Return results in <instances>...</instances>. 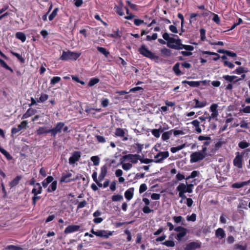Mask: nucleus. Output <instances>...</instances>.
<instances>
[{
	"label": "nucleus",
	"instance_id": "f257e3e1",
	"mask_svg": "<svg viewBox=\"0 0 250 250\" xmlns=\"http://www.w3.org/2000/svg\"><path fill=\"white\" fill-rule=\"evenodd\" d=\"M81 55L80 52H72L67 51L62 52L60 59L63 61L73 60L76 61Z\"/></svg>",
	"mask_w": 250,
	"mask_h": 250
},
{
	"label": "nucleus",
	"instance_id": "f03ea898",
	"mask_svg": "<svg viewBox=\"0 0 250 250\" xmlns=\"http://www.w3.org/2000/svg\"><path fill=\"white\" fill-rule=\"evenodd\" d=\"M138 51L140 54L143 56L153 60L158 59V57L156 56L153 52L150 51L147 47L144 45H142L138 49Z\"/></svg>",
	"mask_w": 250,
	"mask_h": 250
},
{
	"label": "nucleus",
	"instance_id": "7ed1b4c3",
	"mask_svg": "<svg viewBox=\"0 0 250 250\" xmlns=\"http://www.w3.org/2000/svg\"><path fill=\"white\" fill-rule=\"evenodd\" d=\"M244 152L240 153L239 152L236 153V156L233 160V165L238 168L241 169L243 167V156Z\"/></svg>",
	"mask_w": 250,
	"mask_h": 250
},
{
	"label": "nucleus",
	"instance_id": "20e7f679",
	"mask_svg": "<svg viewBox=\"0 0 250 250\" xmlns=\"http://www.w3.org/2000/svg\"><path fill=\"white\" fill-rule=\"evenodd\" d=\"M198 140L201 142L202 144V151L205 153L207 150V146L210 145L211 142V138L209 136L200 135L198 137Z\"/></svg>",
	"mask_w": 250,
	"mask_h": 250
},
{
	"label": "nucleus",
	"instance_id": "39448f33",
	"mask_svg": "<svg viewBox=\"0 0 250 250\" xmlns=\"http://www.w3.org/2000/svg\"><path fill=\"white\" fill-rule=\"evenodd\" d=\"M141 156L139 154H129L127 155H124L122 158V163L126 161H129L132 164H136L140 160Z\"/></svg>",
	"mask_w": 250,
	"mask_h": 250
},
{
	"label": "nucleus",
	"instance_id": "423d86ee",
	"mask_svg": "<svg viewBox=\"0 0 250 250\" xmlns=\"http://www.w3.org/2000/svg\"><path fill=\"white\" fill-rule=\"evenodd\" d=\"M174 231L178 232L175 238L178 241H181L187 234V229L182 226H177L175 227L174 228Z\"/></svg>",
	"mask_w": 250,
	"mask_h": 250
},
{
	"label": "nucleus",
	"instance_id": "0eeeda50",
	"mask_svg": "<svg viewBox=\"0 0 250 250\" xmlns=\"http://www.w3.org/2000/svg\"><path fill=\"white\" fill-rule=\"evenodd\" d=\"M168 156L169 152L168 151H160L154 156L153 162L162 163Z\"/></svg>",
	"mask_w": 250,
	"mask_h": 250
},
{
	"label": "nucleus",
	"instance_id": "6e6552de",
	"mask_svg": "<svg viewBox=\"0 0 250 250\" xmlns=\"http://www.w3.org/2000/svg\"><path fill=\"white\" fill-rule=\"evenodd\" d=\"M92 234L95 235L98 237H103L104 238H108L110 236L112 235V231L105 230H98L94 231L93 229L91 230Z\"/></svg>",
	"mask_w": 250,
	"mask_h": 250
},
{
	"label": "nucleus",
	"instance_id": "1a4fd4ad",
	"mask_svg": "<svg viewBox=\"0 0 250 250\" xmlns=\"http://www.w3.org/2000/svg\"><path fill=\"white\" fill-rule=\"evenodd\" d=\"M204 153L203 152H201L200 151L192 153L190 156V162L193 163L202 160L205 157V155Z\"/></svg>",
	"mask_w": 250,
	"mask_h": 250
},
{
	"label": "nucleus",
	"instance_id": "9d476101",
	"mask_svg": "<svg viewBox=\"0 0 250 250\" xmlns=\"http://www.w3.org/2000/svg\"><path fill=\"white\" fill-rule=\"evenodd\" d=\"M115 135L116 137L122 138L123 141H126L128 139L127 130L126 129L117 128L115 130Z\"/></svg>",
	"mask_w": 250,
	"mask_h": 250
},
{
	"label": "nucleus",
	"instance_id": "9b49d317",
	"mask_svg": "<svg viewBox=\"0 0 250 250\" xmlns=\"http://www.w3.org/2000/svg\"><path fill=\"white\" fill-rule=\"evenodd\" d=\"M64 124L63 123L60 122L57 123L56 126L53 129L48 130V133H51V136L55 137L56 135L60 133L64 127Z\"/></svg>",
	"mask_w": 250,
	"mask_h": 250
},
{
	"label": "nucleus",
	"instance_id": "f8f14e48",
	"mask_svg": "<svg viewBox=\"0 0 250 250\" xmlns=\"http://www.w3.org/2000/svg\"><path fill=\"white\" fill-rule=\"evenodd\" d=\"M181 41L180 39L176 40L175 38H170V41L167 42V45L169 48L176 50H180Z\"/></svg>",
	"mask_w": 250,
	"mask_h": 250
},
{
	"label": "nucleus",
	"instance_id": "ddd939ff",
	"mask_svg": "<svg viewBox=\"0 0 250 250\" xmlns=\"http://www.w3.org/2000/svg\"><path fill=\"white\" fill-rule=\"evenodd\" d=\"M81 157V153L80 151H76L73 152L72 155L69 158V164L74 166L75 164L79 161Z\"/></svg>",
	"mask_w": 250,
	"mask_h": 250
},
{
	"label": "nucleus",
	"instance_id": "4468645a",
	"mask_svg": "<svg viewBox=\"0 0 250 250\" xmlns=\"http://www.w3.org/2000/svg\"><path fill=\"white\" fill-rule=\"evenodd\" d=\"M202 243L199 241H195L189 242L187 244L185 250H194L200 249Z\"/></svg>",
	"mask_w": 250,
	"mask_h": 250
},
{
	"label": "nucleus",
	"instance_id": "2eb2a0df",
	"mask_svg": "<svg viewBox=\"0 0 250 250\" xmlns=\"http://www.w3.org/2000/svg\"><path fill=\"white\" fill-rule=\"evenodd\" d=\"M72 174L70 172L63 173L61 177V182L63 183H68L71 181H75L77 178H71Z\"/></svg>",
	"mask_w": 250,
	"mask_h": 250
},
{
	"label": "nucleus",
	"instance_id": "dca6fc26",
	"mask_svg": "<svg viewBox=\"0 0 250 250\" xmlns=\"http://www.w3.org/2000/svg\"><path fill=\"white\" fill-rule=\"evenodd\" d=\"M81 226L79 225H69L67 227L64 231L65 234H69L80 230Z\"/></svg>",
	"mask_w": 250,
	"mask_h": 250
},
{
	"label": "nucleus",
	"instance_id": "f3484780",
	"mask_svg": "<svg viewBox=\"0 0 250 250\" xmlns=\"http://www.w3.org/2000/svg\"><path fill=\"white\" fill-rule=\"evenodd\" d=\"M143 201L145 204V206L142 209L143 212L146 214H148L153 212V210L150 209L148 207V205L150 204V201L146 198H143Z\"/></svg>",
	"mask_w": 250,
	"mask_h": 250
},
{
	"label": "nucleus",
	"instance_id": "a211bd4d",
	"mask_svg": "<svg viewBox=\"0 0 250 250\" xmlns=\"http://www.w3.org/2000/svg\"><path fill=\"white\" fill-rule=\"evenodd\" d=\"M203 83L204 84H206L207 83L206 81H183L182 83L183 84L187 83L188 85L193 87H197L200 86L201 83Z\"/></svg>",
	"mask_w": 250,
	"mask_h": 250
},
{
	"label": "nucleus",
	"instance_id": "6ab92c4d",
	"mask_svg": "<svg viewBox=\"0 0 250 250\" xmlns=\"http://www.w3.org/2000/svg\"><path fill=\"white\" fill-rule=\"evenodd\" d=\"M215 236L216 238L221 240L226 237V233L222 228H218L215 231Z\"/></svg>",
	"mask_w": 250,
	"mask_h": 250
},
{
	"label": "nucleus",
	"instance_id": "aec40b11",
	"mask_svg": "<svg viewBox=\"0 0 250 250\" xmlns=\"http://www.w3.org/2000/svg\"><path fill=\"white\" fill-rule=\"evenodd\" d=\"M218 104H213L210 106V111L211 112V117L213 118H216L218 116V112L217 110Z\"/></svg>",
	"mask_w": 250,
	"mask_h": 250
},
{
	"label": "nucleus",
	"instance_id": "412c9836",
	"mask_svg": "<svg viewBox=\"0 0 250 250\" xmlns=\"http://www.w3.org/2000/svg\"><path fill=\"white\" fill-rule=\"evenodd\" d=\"M193 101L195 103V105L193 106V108H203L207 105V103L206 101L201 102L197 99H194Z\"/></svg>",
	"mask_w": 250,
	"mask_h": 250
},
{
	"label": "nucleus",
	"instance_id": "4be33fe9",
	"mask_svg": "<svg viewBox=\"0 0 250 250\" xmlns=\"http://www.w3.org/2000/svg\"><path fill=\"white\" fill-rule=\"evenodd\" d=\"M107 173V167L105 165L102 166L101 167V172L99 174V180L100 182L104 179Z\"/></svg>",
	"mask_w": 250,
	"mask_h": 250
},
{
	"label": "nucleus",
	"instance_id": "5701e85b",
	"mask_svg": "<svg viewBox=\"0 0 250 250\" xmlns=\"http://www.w3.org/2000/svg\"><path fill=\"white\" fill-rule=\"evenodd\" d=\"M250 183V179L247 181L235 183L232 185L233 188H240Z\"/></svg>",
	"mask_w": 250,
	"mask_h": 250
},
{
	"label": "nucleus",
	"instance_id": "b1692460",
	"mask_svg": "<svg viewBox=\"0 0 250 250\" xmlns=\"http://www.w3.org/2000/svg\"><path fill=\"white\" fill-rule=\"evenodd\" d=\"M134 188H129L125 192V198L128 200H130L133 196Z\"/></svg>",
	"mask_w": 250,
	"mask_h": 250
},
{
	"label": "nucleus",
	"instance_id": "393cba45",
	"mask_svg": "<svg viewBox=\"0 0 250 250\" xmlns=\"http://www.w3.org/2000/svg\"><path fill=\"white\" fill-rule=\"evenodd\" d=\"M36 112V110L32 108H29L27 111L22 115V119H26L33 115L35 114Z\"/></svg>",
	"mask_w": 250,
	"mask_h": 250
},
{
	"label": "nucleus",
	"instance_id": "a878e982",
	"mask_svg": "<svg viewBox=\"0 0 250 250\" xmlns=\"http://www.w3.org/2000/svg\"><path fill=\"white\" fill-rule=\"evenodd\" d=\"M42 188L41 186V185L37 183L35 184L34 188L32 190V193L34 194H39L42 192Z\"/></svg>",
	"mask_w": 250,
	"mask_h": 250
},
{
	"label": "nucleus",
	"instance_id": "bb28decb",
	"mask_svg": "<svg viewBox=\"0 0 250 250\" xmlns=\"http://www.w3.org/2000/svg\"><path fill=\"white\" fill-rule=\"evenodd\" d=\"M190 124L195 127V130L196 132L200 133L202 132V129L200 127V122L197 120L192 121Z\"/></svg>",
	"mask_w": 250,
	"mask_h": 250
},
{
	"label": "nucleus",
	"instance_id": "cd10ccee",
	"mask_svg": "<svg viewBox=\"0 0 250 250\" xmlns=\"http://www.w3.org/2000/svg\"><path fill=\"white\" fill-rule=\"evenodd\" d=\"M173 129L164 132L162 135V140L166 141L168 140L172 134Z\"/></svg>",
	"mask_w": 250,
	"mask_h": 250
},
{
	"label": "nucleus",
	"instance_id": "c85d7f7f",
	"mask_svg": "<svg viewBox=\"0 0 250 250\" xmlns=\"http://www.w3.org/2000/svg\"><path fill=\"white\" fill-rule=\"evenodd\" d=\"M21 179V176H16L13 180H12L9 184L11 188H13L16 186L19 183Z\"/></svg>",
	"mask_w": 250,
	"mask_h": 250
},
{
	"label": "nucleus",
	"instance_id": "c756f323",
	"mask_svg": "<svg viewBox=\"0 0 250 250\" xmlns=\"http://www.w3.org/2000/svg\"><path fill=\"white\" fill-rule=\"evenodd\" d=\"M15 37L17 39L21 40L22 42H24L26 39L25 34L21 32H17L15 34Z\"/></svg>",
	"mask_w": 250,
	"mask_h": 250
},
{
	"label": "nucleus",
	"instance_id": "7c9ffc66",
	"mask_svg": "<svg viewBox=\"0 0 250 250\" xmlns=\"http://www.w3.org/2000/svg\"><path fill=\"white\" fill-rule=\"evenodd\" d=\"M162 244L168 247H172L175 246V242L173 240V238L171 236H169L168 240L163 242Z\"/></svg>",
	"mask_w": 250,
	"mask_h": 250
},
{
	"label": "nucleus",
	"instance_id": "2f4dec72",
	"mask_svg": "<svg viewBox=\"0 0 250 250\" xmlns=\"http://www.w3.org/2000/svg\"><path fill=\"white\" fill-rule=\"evenodd\" d=\"M123 7V5L122 3H121L119 5H116L115 7L116 12L120 16H123L124 15Z\"/></svg>",
	"mask_w": 250,
	"mask_h": 250
},
{
	"label": "nucleus",
	"instance_id": "473e14b6",
	"mask_svg": "<svg viewBox=\"0 0 250 250\" xmlns=\"http://www.w3.org/2000/svg\"><path fill=\"white\" fill-rule=\"evenodd\" d=\"M186 144H183L178 146L176 147H172L170 148V151L172 153H175L176 152H177L179 150H181L182 149H183L184 148H185L186 147Z\"/></svg>",
	"mask_w": 250,
	"mask_h": 250
},
{
	"label": "nucleus",
	"instance_id": "72a5a7b5",
	"mask_svg": "<svg viewBox=\"0 0 250 250\" xmlns=\"http://www.w3.org/2000/svg\"><path fill=\"white\" fill-rule=\"evenodd\" d=\"M237 78V77L236 76H230L228 75H223L222 77V78L223 79L230 83H234V82L236 80L235 79H236Z\"/></svg>",
	"mask_w": 250,
	"mask_h": 250
},
{
	"label": "nucleus",
	"instance_id": "f704fd0d",
	"mask_svg": "<svg viewBox=\"0 0 250 250\" xmlns=\"http://www.w3.org/2000/svg\"><path fill=\"white\" fill-rule=\"evenodd\" d=\"M92 177L93 179V181L97 184V185L101 188L102 187V184L100 182L99 180V177L97 178V173L96 171H94L92 174Z\"/></svg>",
	"mask_w": 250,
	"mask_h": 250
},
{
	"label": "nucleus",
	"instance_id": "c9c22d12",
	"mask_svg": "<svg viewBox=\"0 0 250 250\" xmlns=\"http://www.w3.org/2000/svg\"><path fill=\"white\" fill-rule=\"evenodd\" d=\"M180 45V47L177 48H180V50L184 49L187 51H188L189 52L192 51L194 50V47L190 45H185L181 43Z\"/></svg>",
	"mask_w": 250,
	"mask_h": 250
},
{
	"label": "nucleus",
	"instance_id": "e433bc0d",
	"mask_svg": "<svg viewBox=\"0 0 250 250\" xmlns=\"http://www.w3.org/2000/svg\"><path fill=\"white\" fill-rule=\"evenodd\" d=\"M0 152L4 155L8 160H11L12 157L11 155L4 148L0 146Z\"/></svg>",
	"mask_w": 250,
	"mask_h": 250
},
{
	"label": "nucleus",
	"instance_id": "4c0bfd02",
	"mask_svg": "<svg viewBox=\"0 0 250 250\" xmlns=\"http://www.w3.org/2000/svg\"><path fill=\"white\" fill-rule=\"evenodd\" d=\"M161 52L164 57H169L171 54V50L165 47L161 49Z\"/></svg>",
	"mask_w": 250,
	"mask_h": 250
},
{
	"label": "nucleus",
	"instance_id": "58836bf2",
	"mask_svg": "<svg viewBox=\"0 0 250 250\" xmlns=\"http://www.w3.org/2000/svg\"><path fill=\"white\" fill-rule=\"evenodd\" d=\"M202 54H203V55L208 54V55H212L216 56V57L213 59V60L214 61H217L219 59V58H220L219 55L217 53H215V52H210V51H202Z\"/></svg>",
	"mask_w": 250,
	"mask_h": 250
},
{
	"label": "nucleus",
	"instance_id": "ea45409f",
	"mask_svg": "<svg viewBox=\"0 0 250 250\" xmlns=\"http://www.w3.org/2000/svg\"><path fill=\"white\" fill-rule=\"evenodd\" d=\"M57 182L56 181L52 182L48 188V192H52L55 191L57 188Z\"/></svg>",
	"mask_w": 250,
	"mask_h": 250
},
{
	"label": "nucleus",
	"instance_id": "a19ab883",
	"mask_svg": "<svg viewBox=\"0 0 250 250\" xmlns=\"http://www.w3.org/2000/svg\"><path fill=\"white\" fill-rule=\"evenodd\" d=\"M176 190L179 192H186V185L184 183H181L177 187Z\"/></svg>",
	"mask_w": 250,
	"mask_h": 250
},
{
	"label": "nucleus",
	"instance_id": "79ce46f5",
	"mask_svg": "<svg viewBox=\"0 0 250 250\" xmlns=\"http://www.w3.org/2000/svg\"><path fill=\"white\" fill-rule=\"evenodd\" d=\"M5 250H23V249L20 246L8 245L5 248Z\"/></svg>",
	"mask_w": 250,
	"mask_h": 250
},
{
	"label": "nucleus",
	"instance_id": "37998d69",
	"mask_svg": "<svg viewBox=\"0 0 250 250\" xmlns=\"http://www.w3.org/2000/svg\"><path fill=\"white\" fill-rule=\"evenodd\" d=\"M37 134L38 135H42L43 134L47 133V127L45 126L43 127H39L37 130Z\"/></svg>",
	"mask_w": 250,
	"mask_h": 250
},
{
	"label": "nucleus",
	"instance_id": "c03bdc74",
	"mask_svg": "<svg viewBox=\"0 0 250 250\" xmlns=\"http://www.w3.org/2000/svg\"><path fill=\"white\" fill-rule=\"evenodd\" d=\"M250 146V144L246 141H241L238 144L239 147L241 149H245L249 147Z\"/></svg>",
	"mask_w": 250,
	"mask_h": 250
},
{
	"label": "nucleus",
	"instance_id": "a18cd8bd",
	"mask_svg": "<svg viewBox=\"0 0 250 250\" xmlns=\"http://www.w3.org/2000/svg\"><path fill=\"white\" fill-rule=\"evenodd\" d=\"M91 161L93 162V165L95 166H98L100 163V158L97 156H92L90 158Z\"/></svg>",
	"mask_w": 250,
	"mask_h": 250
},
{
	"label": "nucleus",
	"instance_id": "49530a36",
	"mask_svg": "<svg viewBox=\"0 0 250 250\" xmlns=\"http://www.w3.org/2000/svg\"><path fill=\"white\" fill-rule=\"evenodd\" d=\"M111 199L113 202H118L123 200V196L120 194L114 195L112 196Z\"/></svg>",
	"mask_w": 250,
	"mask_h": 250
},
{
	"label": "nucleus",
	"instance_id": "de8ad7c7",
	"mask_svg": "<svg viewBox=\"0 0 250 250\" xmlns=\"http://www.w3.org/2000/svg\"><path fill=\"white\" fill-rule=\"evenodd\" d=\"M97 50L101 53H102L103 54H104L105 57H107L108 55H109V52L107 51L106 49L104 48V47H100V46H98L97 47Z\"/></svg>",
	"mask_w": 250,
	"mask_h": 250
},
{
	"label": "nucleus",
	"instance_id": "09e8293b",
	"mask_svg": "<svg viewBox=\"0 0 250 250\" xmlns=\"http://www.w3.org/2000/svg\"><path fill=\"white\" fill-rule=\"evenodd\" d=\"M235 72L237 74L247 73L248 72V69L243 67H239L236 69Z\"/></svg>",
	"mask_w": 250,
	"mask_h": 250
},
{
	"label": "nucleus",
	"instance_id": "8fccbe9b",
	"mask_svg": "<svg viewBox=\"0 0 250 250\" xmlns=\"http://www.w3.org/2000/svg\"><path fill=\"white\" fill-rule=\"evenodd\" d=\"M243 108L240 110L241 112L244 113H250V106H245V104H242Z\"/></svg>",
	"mask_w": 250,
	"mask_h": 250
},
{
	"label": "nucleus",
	"instance_id": "3c124183",
	"mask_svg": "<svg viewBox=\"0 0 250 250\" xmlns=\"http://www.w3.org/2000/svg\"><path fill=\"white\" fill-rule=\"evenodd\" d=\"M58 11V8H55L53 10V11L52 12V13L49 16V20L50 21H52L54 19V18L57 15Z\"/></svg>",
	"mask_w": 250,
	"mask_h": 250
},
{
	"label": "nucleus",
	"instance_id": "603ef678",
	"mask_svg": "<svg viewBox=\"0 0 250 250\" xmlns=\"http://www.w3.org/2000/svg\"><path fill=\"white\" fill-rule=\"evenodd\" d=\"M0 64L3 67L5 68L6 69L10 70L11 72L13 71L12 68L10 66H9L6 63V62L1 59H0Z\"/></svg>",
	"mask_w": 250,
	"mask_h": 250
},
{
	"label": "nucleus",
	"instance_id": "864d4df0",
	"mask_svg": "<svg viewBox=\"0 0 250 250\" xmlns=\"http://www.w3.org/2000/svg\"><path fill=\"white\" fill-rule=\"evenodd\" d=\"M100 81V80L98 78H94L91 79L89 83H88V86H92L94 85L95 84L98 83Z\"/></svg>",
	"mask_w": 250,
	"mask_h": 250
},
{
	"label": "nucleus",
	"instance_id": "5fc2aeb1",
	"mask_svg": "<svg viewBox=\"0 0 250 250\" xmlns=\"http://www.w3.org/2000/svg\"><path fill=\"white\" fill-rule=\"evenodd\" d=\"M11 53L13 56H15L19 61H20L21 62L23 63L24 62V59L20 54L13 51H11Z\"/></svg>",
	"mask_w": 250,
	"mask_h": 250
},
{
	"label": "nucleus",
	"instance_id": "6e6d98bb",
	"mask_svg": "<svg viewBox=\"0 0 250 250\" xmlns=\"http://www.w3.org/2000/svg\"><path fill=\"white\" fill-rule=\"evenodd\" d=\"M121 163L122 164V168L125 170L127 171L132 167V164L129 163H123V162H121Z\"/></svg>",
	"mask_w": 250,
	"mask_h": 250
},
{
	"label": "nucleus",
	"instance_id": "4d7b16f0",
	"mask_svg": "<svg viewBox=\"0 0 250 250\" xmlns=\"http://www.w3.org/2000/svg\"><path fill=\"white\" fill-rule=\"evenodd\" d=\"M161 130L159 129H153L151 131L152 134L156 138H158L160 136Z\"/></svg>",
	"mask_w": 250,
	"mask_h": 250
},
{
	"label": "nucleus",
	"instance_id": "13d9d810",
	"mask_svg": "<svg viewBox=\"0 0 250 250\" xmlns=\"http://www.w3.org/2000/svg\"><path fill=\"white\" fill-rule=\"evenodd\" d=\"M158 37L157 33H153L152 36L147 35L146 37V40L147 41H151L152 40H155Z\"/></svg>",
	"mask_w": 250,
	"mask_h": 250
},
{
	"label": "nucleus",
	"instance_id": "bf43d9fd",
	"mask_svg": "<svg viewBox=\"0 0 250 250\" xmlns=\"http://www.w3.org/2000/svg\"><path fill=\"white\" fill-rule=\"evenodd\" d=\"M186 219L188 221L195 222L196 220V214L193 213L190 215H188Z\"/></svg>",
	"mask_w": 250,
	"mask_h": 250
},
{
	"label": "nucleus",
	"instance_id": "052dcab7",
	"mask_svg": "<svg viewBox=\"0 0 250 250\" xmlns=\"http://www.w3.org/2000/svg\"><path fill=\"white\" fill-rule=\"evenodd\" d=\"M180 63L179 62L176 63L173 66V69L176 74L179 75L181 74V72L179 70Z\"/></svg>",
	"mask_w": 250,
	"mask_h": 250
},
{
	"label": "nucleus",
	"instance_id": "680f3d73",
	"mask_svg": "<svg viewBox=\"0 0 250 250\" xmlns=\"http://www.w3.org/2000/svg\"><path fill=\"white\" fill-rule=\"evenodd\" d=\"M199 174V172L198 171L194 170L191 173V174L189 176H188L186 178V179L189 180V179H191V178H194L196 177V176H198Z\"/></svg>",
	"mask_w": 250,
	"mask_h": 250
},
{
	"label": "nucleus",
	"instance_id": "e2e57ef3",
	"mask_svg": "<svg viewBox=\"0 0 250 250\" xmlns=\"http://www.w3.org/2000/svg\"><path fill=\"white\" fill-rule=\"evenodd\" d=\"M61 79L60 77L56 76L53 77L50 81V84L52 85H54L56 83H59L61 81Z\"/></svg>",
	"mask_w": 250,
	"mask_h": 250
},
{
	"label": "nucleus",
	"instance_id": "0e129e2a",
	"mask_svg": "<svg viewBox=\"0 0 250 250\" xmlns=\"http://www.w3.org/2000/svg\"><path fill=\"white\" fill-rule=\"evenodd\" d=\"M198 16V14L196 13H191L190 14V20L189 22L190 23H192L193 22H194L196 21V19L195 18Z\"/></svg>",
	"mask_w": 250,
	"mask_h": 250
},
{
	"label": "nucleus",
	"instance_id": "69168bd1",
	"mask_svg": "<svg viewBox=\"0 0 250 250\" xmlns=\"http://www.w3.org/2000/svg\"><path fill=\"white\" fill-rule=\"evenodd\" d=\"M212 15H213V17L212 18V20L214 22H215L217 24H220V19L219 17L218 16V15L215 14L214 13H212Z\"/></svg>",
	"mask_w": 250,
	"mask_h": 250
},
{
	"label": "nucleus",
	"instance_id": "338daca9",
	"mask_svg": "<svg viewBox=\"0 0 250 250\" xmlns=\"http://www.w3.org/2000/svg\"><path fill=\"white\" fill-rule=\"evenodd\" d=\"M186 192H188V193H192L193 185L192 184H188L187 182H186Z\"/></svg>",
	"mask_w": 250,
	"mask_h": 250
},
{
	"label": "nucleus",
	"instance_id": "774afa93",
	"mask_svg": "<svg viewBox=\"0 0 250 250\" xmlns=\"http://www.w3.org/2000/svg\"><path fill=\"white\" fill-rule=\"evenodd\" d=\"M201 40L203 41H205L206 37V30L205 29L202 28L200 30Z\"/></svg>",
	"mask_w": 250,
	"mask_h": 250
}]
</instances>
